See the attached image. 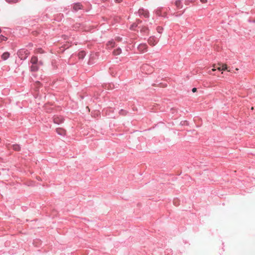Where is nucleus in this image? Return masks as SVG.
<instances>
[{
	"instance_id": "nucleus-1",
	"label": "nucleus",
	"mask_w": 255,
	"mask_h": 255,
	"mask_svg": "<svg viewBox=\"0 0 255 255\" xmlns=\"http://www.w3.org/2000/svg\"><path fill=\"white\" fill-rule=\"evenodd\" d=\"M170 10L169 7H158L155 10V13L157 15L159 16H162L163 17H166L167 12L168 11Z\"/></svg>"
},
{
	"instance_id": "nucleus-2",
	"label": "nucleus",
	"mask_w": 255,
	"mask_h": 255,
	"mask_svg": "<svg viewBox=\"0 0 255 255\" xmlns=\"http://www.w3.org/2000/svg\"><path fill=\"white\" fill-rule=\"evenodd\" d=\"M17 55L18 57L22 60H24L27 58L29 54V51L24 49H21L17 52Z\"/></svg>"
},
{
	"instance_id": "nucleus-3",
	"label": "nucleus",
	"mask_w": 255,
	"mask_h": 255,
	"mask_svg": "<svg viewBox=\"0 0 255 255\" xmlns=\"http://www.w3.org/2000/svg\"><path fill=\"white\" fill-rule=\"evenodd\" d=\"M216 68H217L219 71H224L227 70L229 72H232V70L231 68L228 69L227 65L223 64H219L217 67H214V68L212 69L213 71L216 70Z\"/></svg>"
},
{
	"instance_id": "nucleus-4",
	"label": "nucleus",
	"mask_w": 255,
	"mask_h": 255,
	"mask_svg": "<svg viewBox=\"0 0 255 255\" xmlns=\"http://www.w3.org/2000/svg\"><path fill=\"white\" fill-rule=\"evenodd\" d=\"M138 15L140 17H144L145 18H148L149 16V13L147 9H145L143 8L139 9L138 12Z\"/></svg>"
},
{
	"instance_id": "nucleus-5",
	"label": "nucleus",
	"mask_w": 255,
	"mask_h": 255,
	"mask_svg": "<svg viewBox=\"0 0 255 255\" xmlns=\"http://www.w3.org/2000/svg\"><path fill=\"white\" fill-rule=\"evenodd\" d=\"M137 49L140 52H145L147 51V45L145 43H141L138 45Z\"/></svg>"
},
{
	"instance_id": "nucleus-6",
	"label": "nucleus",
	"mask_w": 255,
	"mask_h": 255,
	"mask_svg": "<svg viewBox=\"0 0 255 255\" xmlns=\"http://www.w3.org/2000/svg\"><path fill=\"white\" fill-rule=\"evenodd\" d=\"M53 121L55 124L59 125L63 122L64 118L62 116H54Z\"/></svg>"
},
{
	"instance_id": "nucleus-7",
	"label": "nucleus",
	"mask_w": 255,
	"mask_h": 255,
	"mask_svg": "<svg viewBox=\"0 0 255 255\" xmlns=\"http://www.w3.org/2000/svg\"><path fill=\"white\" fill-rule=\"evenodd\" d=\"M158 41L157 38L155 36H151L148 39V43L151 45H155Z\"/></svg>"
},
{
	"instance_id": "nucleus-8",
	"label": "nucleus",
	"mask_w": 255,
	"mask_h": 255,
	"mask_svg": "<svg viewBox=\"0 0 255 255\" xmlns=\"http://www.w3.org/2000/svg\"><path fill=\"white\" fill-rule=\"evenodd\" d=\"M82 5L80 2L75 3L73 6V11L77 12L78 10L82 9Z\"/></svg>"
},
{
	"instance_id": "nucleus-9",
	"label": "nucleus",
	"mask_w": 255,
	"mask_h": 255,
	"mask_svg": "<svg viewBox=\"0 0 255 255\" xmlns=\"http://www.w3.org/2000/svg\"><path fill=\"white\" fill-rule=\"evenodd\" d=\"M115 46V42L114 40L112 39L109 41L107 43V46L109 48H113Z\"/></svg>"
},
{
	"instance_id": "nucleus-10",
	"label": "nucleus",
	"mask_w": 255,
	"mask_h": 255,
	"mask_svg": "<svg viewBox=\"0 0 255 255\" xmlns=\"http://www.w3.org/2000/svg\"><path fill=\"white\" fill-rule=\"evenodd\" d=\"M10 54L8 52H4L1 55V58L3 60H6L9 57Z\"/></svg>"
},
{
	"instance_id": "nucleus-11",
	"label": "nucleus",
	"mask_w": 255,
	"mask_h": 255,
	"mask_svg": "<svg viewBox=\"0 0 255 255\" xmlns=\"http://www.w3.org/2000/svg\"><path fill=\"white\" fill-rule=\"evenodd\" d=\"M39 69L38 66H37V64H32V65L30 67V70L31 71L35 72L37 71Z\"/></svg>"
},
{
	"instance_id": "nucleus-12",
	"label": "nucleus",
	"mask_w": 255,
	"mask_h": 255,
	"mask_svg": "<svg viewBox=\"0 0 255 255\" xmlns=\"http://www.w3.org/2000/svg\"><path fill=\"white\" fill-rule=\"evenodd\" d=\"M122 52V49L120 48H118L114 50L113 52V54L114 55H120Z\"/></svg>"
},
{
	"instance_id": "nucleus-13",
	"label": "nucleus",
	"mask_w": 255,
	"mask_h": 255,
	"mask_svg": "<svg viewBox=\"0 0 255 255\" xmlns=\"http://www.w3.org/2000/svg\"><path fill=\"white\" fill-rule=\"evenodd\" d=\"M30 62L32 64H37V58L35 56H33L31 59Z\"/></svg>"
},
{
	"instance_id": "nucleus-14",
	"label": "nucleus",
	"mask_w": 255,
	"mask_h": 255,
	"mask_svg": "<svg viewBox=\"0 0 255 255\" xmlns=\"http://www.w3.org/2000/svg\"><path fill=\"white\" fill-rule=\"evenodd\" d=\"M56 132L60 135H65V131L63 129H61V128H57Z\"/></svg>"
},
{
	"instance_id": "nucleus-15",
	"label": "nucleus",
	"mask_w": 255,
	"mask_h": 255,
	"mask_svg": "<svg viewBox=\"0 0 255 255\" xmlns=\"http://www.w3.org/2000/svg\"><path fill=\"white\" fill-rule=\"evenodd\" d=\"M12 149L15 151H19L20 146L19 144H14L12 145Z\"/></svg>"
},
{
	"instance_id": "nucleus-16",
	"label": "nucleus",
	"mask_w": 255,
	"mask_h": 255,
	"mask_svg": "<svg viewBox=\"0 0 255 255\" xmlns=\"http://www.w3.org/2000/svg\"><path fill=\"white\" fill-rule=\"evenodd\" d=\"M175 5L178 8H181V0H177L175 1Z\"/></svg>"
},
{
	"instance_id": "nucleus-17",
	"label": "nucleus",
	"mask_w": 255,
	"mask_h": 255,
	"mask_svg": "<svg viewBox=\"0 0 255 255\" xmlns=\"http://www.w3.org/2000/svg\"><path fill=\"white\" fill-rule=\"evenodd\" d=\"M148 31V28L146 27H143L140 29V31L145 34H147Z\"/></svg>"
},
{
	"instance_id": "nucleus-18",
	"label": "nucleus",
	"mask_w": 255,
	"mask_h": 255,
	"mask_svg": "<svg viewBox=\"0 0 255 255\" xmlns=\"http://www.w3.org/2000/svg\"><path fill=\"white\" fill-rule=\"evenodd\" d=\"M85 52L84 51H81L79 53V57L81 59H83L85 56Z\"/></svg>"
},
{
	"instance_id": "nucleus-19",
	"label": "nucleus",
	"mask_w": 255,
	"mask_h": 255,
	"mask_svg": "<svg viewBox=\"0 0 255 255\" xmlns=\"http://www.w3.org/2000/svg\"><path fill=\"white\" fill-rule=\"evenodd\" d=\"M7 38L2 35H0V42H1L3 41H6L7 40Z\"/></svg>"
},
{
	"instance_id": "nucleus-20",
	"label": "nucleus",
	"mask_w": 255,
	"mask_h": 255,
	"mask_svg": "<svg viewBox=\"0 0 255 255\" xmlns=\"http://www.w3.org/2000/svg\"><path fill=\"white\" fill-rule=\"evenodd\" d=\"M156 30H157V31L158 32V33H159V34H161V33H162V32L163 31V28L160 26H157Z\"/></svg>"
},
{
	"instance_id": "nucleus-21",
	"label": "nucleus",
	"mask_w": 255,
	"mask_h": 255,
	"mask_svg": "<svg viewBox=\"0 0 255 255\" xmlns=\"http://www.w3.org/2000/svg\"><path fill=\"white\" fill-rule=\"evenodd\" d=\"M127 111L122 109L119 111V114L121 115L125 116L127 114Z\"/></svg>"
},
{
	"instance_id": "nucleus-22",
	"label": "nucleus",
	"mask_w": 255,
	"mask_h": 255,
	"mask_svg": "<svg viewBox=\"0 0 255 255\" xmlns=\"http://www.w3.org/2000/svg\"><path fill=\"white\" fill-rule=\"evenodd\" d=\"M137 26V24H136V23H133V24L131 25V26H130V29H133H133H134V28H135V27H136Z\"/></svg>"
},
{
	"instance_id": "nucleus-23",
	"label": "nucleus",
	"mask_w": 255,
	"mask_h": 255,
	"mask_svg": "<svg viewBox=\"0 0 255 255\" xmlns=\"http://www.w3.org/2000/svg\"><path fill=\"white\" fill-rule=\"evenodd\" d=\"M5 1L8 3H15L18 0H5Z\"/></svg>"
},
{
	"instance_id": "nucleus-24",
	"label": "nucleus",
	"mask_w": 255,
	"mask_h": 255,
	"mask_svg": "<svg viewBox=\"0 0 255 255\" xmlns=\"http://www.w3.org/2000/svg\"><path fill=\"white\" fill-rule=\"evenodd\" d=\"M115 39L118 41H121L122 39V38L120 36H117L115 38Z\"/></svg>"
},
{
	"instance_id": "nucleus-25",
	"label": "nucleus",
	"mask_w": 255,
	"mask_h": 255,
	"mask_svg": "<svg viewBox=\"0 0 255 255\" xmlns=\"http://www.w3.org/2000/svg\"><path fill=\"white\" fill-rule=\"evenodd\" d=\"M201 2L205 3L207 1V0H200Z\"/></svg>"
},
{
	"instance_id": "nucleus-26",
	"label": "nucleus",
	"mask_w": 255,
	"mask_h": 255,
	"mask_svg": "<svg viewBox=\"0 0 255 255\" xmlns=\"http://www.w3.org/2000/svg\"><path fill=\"white\" fill-rule=\"evenodd\" d=\"M193 93L197 91V89L196 88H193L192 90Z\"/></svg>"
},
{
	"instance_id": "nucleus-27",
	"label": "nucleus",
	"mask_w": 255,
	"mask_h": 255,
	"mask_svg": "<svg viewBox=\"0 0 255 255\" xmlns=\"http://www.w3.org/2000/svg\"><path fill=\"white\" fill-rule=\"evenodd\" d=\"M136 22H137V23H140L141 22V21L139 19H137L136 20Z\"/></svg>"
},
{
	"instance_id": "nucleus-28",
	"label": "nucleus",
	"mask_w": 255,
	"mask_h": 255,
	"mask_svg": "<svg viewBox=\"0 0 255 255\" xmlns=\"http://www.w3.org/2000/svg\"><path fill=\"white\" fill-rule=\"evenodd\" d=\"M115 1L116 2H120L121 1V0H115Z\"/></svg>"
}]
</instances>
